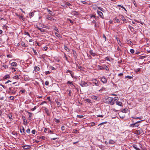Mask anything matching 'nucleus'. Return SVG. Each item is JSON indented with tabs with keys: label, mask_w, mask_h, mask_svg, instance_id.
Listing matches in <instances>:
<instances>
[{
	"label": "nucleus",
	"mask_w": 150,
	"mask_h": 150,
	"mask_svg": "<svg viewBox=\"0 0 150 150\" xmlns=\"http://www.w3.org/2000/svg\"><path fill=\"white\" fill-rule=\"evenodd\" d=\"M9 98L11 100H13L14 99V97L11 96L9 97Z\"/></svg>",
	"instance_id": "8fccbe9b"
},
{
	"label": "nucleus",
	"mask_w": 150,
	"mask_h": 150,
	"mask_svg": "<svg viewBox=\"0 0 150 150\" xmlns=\"http://www.w3.org/2000/svg\"><path fill=\"white\" fill-rule=\"evenodd\" d=\"M139 122H135L129 125V127H130L134 128L138 127L139 124H138Z\"/></svg>",
	"instance_id": "f03ea898"
},
{
	"label": "nucleus",
	"mask_w": 150,
	"mask_h": 150,
	"mask_svg": "<svg viewBox=\"0 0 150 150\" xmlns=\"http://www.w3.org/2000/svg\"><path fill=\"white\" fill-rule=\"evenodd\" d=\"M55 35L56 36H57V37L58 38H61V36L60 35V34H59L58 33H57L56 32H55Z\"/></svg>",
	"instance_id": "6ab92c4d"
},
{
	"label": "nucleus",
	"mask_w": 150,
	"mask_h": 150,
	"mask_svg": "<svg viewBox=\"0 0 150 150\" xmlns=\"http://www.w3.org/2000/svg\"><path fill=\"white\" fill-rule=\"evenodd\" d=\"M40 138L42 139L45 140V137L44 136H42L40 137Z\"/></svg>",
	"instance_id": "5fc2aeb1"
},
{
	"label": "nucleus",
	"mask_w": 150,
	"mask_h": 150,
	"mask_svg": "<svg viewBox=\"0 0 150 150\" xmlns=\"http://www.w3.org/2000/svg\"><path fill=\"white\" fill-rule=\"evenodd\" d=\"M25 34L26 35H27L28 36L30 37V35L28 32H25Z\"/></svg>",
	"instance_id": "603ef678"
},
{
	"label": "nucleus",
	"mask_w": 150,
	"mask_h": 150,
	"mask_svg": "<svg viewBox=\"0 0 150 150\" xmlns=\"http://www.w3.org/2000/svg\"><path fill=\"white\" fill-rule=\"evenodd\" d=\"M125 78H128L129 79H131L132 78V77L130 76H126L125 77Z\"/></svg>",
	"instance_id": "72a5a7b5"
},
{
	"label": "nucleus",
	"mask_w": 150,
	"mask_h": 150,
	"mask_svg": "<svg viewBox=\"0 0 150 150\" xmlns=\"http://www.w3.org/2000/svg\"><path fill=\"white\" fill-rule=\"evenodd\" d=\"M26 112L28 113V118L30 120L31 119V117L33 116V114L32 113L29 112L28 111H26Z\"/></svg>",
	"instance_id": "1a4fd4ad"
},
{
	"label": "nucleus",
	"mask_w": 150,
	"mask_h": 150,
	"mask_svg": "<svg viewBox=\"0 0 150 150\" xmlns=\"http://www.w3.org/2000/svg\"><path fill=\"white\" fill-rule=\"evenodd\" d=\"M71 14L73 15H77L78 14V13L77 11H71Z\"/></svg>",
	"instance_id": "ddd939ff"
},
{
	"label": "nucleus",
	"mask_w": 150,
	"mask_h": 150,
	"mask_svg": "<svg viewBox=\"0 0 150 150\" xmlns=\"http://www.w3.org/2000/svg\"><path fill=\"white\" fill-rule=\"evenodd\" d=\"M97 13L101 18H104L103 14L102 12L100 11H97Z\"/></svg>",
	"instance_id": "6e6552de"
},
{
	"label": "nucleus",
	"mask_w": 150,
	"mask_h": 150,
	"mask_svg": "<svg viewBox=\"0 0 150 150\" xmlns=\"http://www.w3.org/2000/svg\"><path fill=\"white\" fill-rule=\"evenodd\" d=\"M115 20L117 23L120 22V20L118 19L117 18H116L115 19Z\"/></svg>",
	"instance_id": "4c0bfd02"
},
{
	"label": "nucleus",
	"mask_w": 150,
	"mask_h": 150,
	"mask_svg": "<svg viewBox=\"0 0 150 150\" xmlns=\"http://www.w3.org/2000/svg\"><path fill=\"white\" fill-rule=\"evenodd\" d=\"M56 102L57 103L58 105L60 106V105H61V104L60 102H58V101H56Z\"/></svg>",
	"instance_id": "09e8293b"
},
{
	"label": "nucleus",
	"mask_w": 150,
	"mask_h": 150,
	"mask_svg": "<svg viewBox=\"0 0 150 150\" xmlns=\"http://www.w3.org/2000/svg\"><path fill=\"white\" fill-rule=\"evenodd\" d=\"M68 21H69L70 23H71L72 24H73V21L72 20H71V19H68Z\"/></svg>",
	"instance_id": "bf43d9fd"
},
{
	"label": "nucleus",
	"mask_w": 150,
	"mask_h": 150,
	"mask_svg": "<svg viewBox=\"0 0 150 150\" xmlns=\"http://www.w3.org/2000/svg\"><path fill=\"white\" fill-rule=\"evenodd\" d=\"M97 116L98 117H100L101 118H103L104 116V115H97Z\"/></svg>",
	"instance_id": "2f4dec72"
},
{
	"label": "nucleus",
	"mask_w": 150,
	"mask_h": 150,
	"mask_svg": "<svg viewBox=\"0 0 150 150\" xmlns=\"http://www.w3.org/2000/svg\"><path fill=\"white\" fill-rule=\"evenodd\" d=\"M15 79H19V76L18 75H16V76H15Z\"/></svg>",
	"instance_id": "052dcab7"
},
{
	"label": "nucleus",
	"mask_w": 150,
	"mask_h": 150,
	"mask_svg": "<svg viewBox=\"0 0 150 150\" xmlns=\"http://www.w3.org/2000/svg\"><path fill=\"white\" fill-rule=\"evenodd\" d=\"M67 83H69V84H72V85H73V82H70V81H68L67 82Z\"/></svg>",
	"instance_id": "e2e57ef3"
},
{
	"label": "nucleus",
	"mask_w": 150,
	"mask_h": 150,
	"mask_svg": "<svg viewBox=\"0 0 150 150\" xmlns=\"http://www.w3.org/2000/svg\"><path fill=\"white\" fill-rule=\"evenodd\" d=\"M90 53H91V54L93 56H95V55L96 54L95 53H93V51H90Z\"/></svg>",
	"instance_id": "473e14b6"
},
{
	"label": "nucleus",
	"mask_w": 150,
	"mask_h": 150,
	"mask_svg": "<svg viewBox=\"0 0 150 150\" xmlns=\"http://www.w3.org/2000/svg\"><path fill=\"white\" fill-rule=\"evenodd\" d=\"M50 73V72L49 71H46L45 72V74L46 75L48 74H49Z\"/></svg>",
	"instance_id": "f704fd0d"
},
{
	"label": "nucleus",
	"mask_w": 150,
	"mask_h": 150,
	"mask_svg": "<svg viewBox=\"0 0 150 150\" xmlns=\"http://www.w3.org/2000/svg\"><path fill=\"white\" fill-rule=\"evenodd\" d=\"M23 148L25 150H28L29 149L30 147V146L29 145H26L22 146Z\"/></svg>",
	"instance_id": "39448f33"
},
{
	"label": "nucleus",
	"mask_w": 150,
	"mask_h": 150,
	"mask_svg": "<svg viewBox=\"0 0 150 150\" xmlns=\"http://www.w3.org/2000/svg\"><path fill=\"white\" fill-rule=\"evenodd\" d=\"M52 17L51 16H50L48 15L47 16V18L49 20L51 21L52 19Z\"/></svg>",
	"instance_id": "4be33fe9"
},
{
	"label": "nucleus",
	"mask_w": 150,
	"mask_h": 150,
	"mask_svg": "<svg viewBox=\"0 0 150 150\" xmlns=\"http://www.w3.org/2000/svg\"><path fill=\"white\" fill-rule=\"evenodd\" d=\"M68 91H69V95L70 96H71V91L70 90H68Z\"/></svg>",
	"instance_id": "680f3d73"
},
{
	"label": "nucleus",
	"mask_w": 150,
	"mask_h": 150,
	"mask_svg": "<svg viewBox=\"0 0 150 150\" xmlns=\"http://www.w3.org/2000/svg\"><path fill=\"white\" fill-rule=\"evenodd\" d=\"M122 21H123V23H121L122 24L124 23V22H125L126 23H127V21L125 19V18H124V19Z\"/></svg>",
	"instance_id": "49530a36"
},
{
	"label": "nucleus",
	"mask_w": 150,
	"mask_h": 150,
	"mask_svg": "<svg viewBox=\"0 0 150 150\" xmlns=\"http://www.w3.org/2000/svg\"><path fill=\"white\" fill-rule=\"evenodd\" d=\"M10 78V76L8 75H5L3 77L4 79H7Z\"/></svg>",
	"instance_id": "412c9836"
},
{
	"label": "nucleus",
	"mask_w": 150,
	"mask_h": 150,
	"mask_svg": "<svg viewBox=\"0 0 150 150\" xmlns=\"http://www.w3.org/2000/svg\"><path fill=\"white\" fill-rule=\"evenodd\" d=\"M105 59L106 60H107L108 61H110L109 57H105Z\"/></svg>",
	"instance_id": "864d4df0"
},
{
	"label": "nucleus",
	"mask_w": 150,
	"mask_h": 150,
	"mask_svg": "<svg viewBox=\"0 0 150 150\" xmlns=\"http://www.w3.org/2000/svg\"><path fill=\"white\" fill-rule=\"evenodd\" d=\"M116 104L118 106H122V103L121 102L119 101L118 100Z\"/></svg>",
	"instance_id": "9b49d317"
},
{
	"label": "nucleus",
	"mask_w": 150,
	"mask_h": 150,
	"mask_svg": "<svg viewBox=\"0 0 150 150\" xmlns=\"http://www.w3.org/2000/svg\"><path fill=\"white\" fill-rule=\"evenodd\" d=\"M50 69L52 70H55V68H54V67H50Z\"/></svg>",
	"instance_id": "13d9d810"
},
{
	"label": "nucleus",
	"mask_w": 150,
	"mask_h": 150,
	"mask_svg": "<svg viewBox=\"0 0 150 150\" xmlns=\"http://www.w3.org/2000/svg\"><path fill=\"white\" fill-rule=\"evenodd\" d=\"M9 92L13 94H15L16 91V90L15 89V88L13 87L9 88Z\"/></svg>",
	"instance_id": "7ed1b4c3"
},
{
	"label": "nucleus",
	"mask_w": 150,
	"mask_h": 150,
	"mask_svg": "<svg viewBox=\"0 0 150 150\" xmlns=\"http://www.w3.org/2000/svg\"><path fill=\"white\" fill-rule=\"evenodd\" d=\"M45 112L46 113L47 115H50V114L49 113V110L47 108H45Z\"/></svg>",
	"instance_id": "5701e85b"
},
{
	"label": "nucleus",
	"mask_w": 150,
	"mask_h": 150,
	"mask_svg": "<svg viewBox=\"0 0 150 150\" xmlns=\"http://www.w3.org/2000/svg\"><path fill=\"white\" fill-rule=\"evenodd\" d=\"M135 134H137L139 135L141 133L139 130H137L136 131Z\"/></svg>",
	"instance_id": "c85d7f7f"
},
{
	"label": "nucleus",
	"mask_w": 150,
	"mask_h": 150,
	"mask_svg": "<svg viewBox=\"0 0 150 150\" xmlns=\"http://www.w3.org/2000/svg\"><path fill=\"white\" fill-rule=\"evenodd\" d=\"M54 30H56L57 32H59L58 29L56 27V26L54 27Z\"/></svg>",
	"instance_id": "e433bc0d"
},
{
	"label": "nucleus",
	"mask_w": 150,
	"mask_h": 150,
	"mask_svg": "<svg viewBox=\"0 0 150 150\" xmlns=\"http://www.w3.org/2000/svg\"><path fill=\"white\" fill-rule=\"evenodd\" d=\"M47 11L49 12V14L51 15L52 16H54V13H52V11L49 9L47 8Z\"/></svg>",
	"instance_id": "f8f14e48"
},
{
	"label": "nucleus",
	"mask_w": 150,
	"mask_h": 150,
	"mask_svg": "<svg viewBox=\"0 0 150 150\" xmlns=\"http://www.w3.org/2000/svg\"><path fill=\"white\" fill-rule=\"evenodd\" d=\"M32 133L33 134H35V130H33L32 131Z\"/></svg>",
	"instance_id": "4d7b16f0"
},
{
	"label": "nucleus",
	"mask_w": 150,
	"mask_h": 150,
	"mask_svg": "<svg viewBox=\"0 0 150 150\" xmlns=\"http://www.w3.org/2000/svg\"><path fill=\"white\" fill-rule=\"evenodd\" d=\"M118 100V98L117 97H115L114 98H113L112 101V103H111V105H112L115 103H116Z\"/></svg>",
	"instance_id": "20e7f679"
},
{
	"label": "nucleus",
	"mask_w": 150,
	"mask_h": 150,
	"mask_svg": "<svg viewBox=\"0 0 150 150\" xmlns=\"http://www.w3.org/2000/svg\"><path fill=\"white\" fill-rule=\"evenodd\" d=\"M8 116L10 119H11L12 118V115L11 113L9 114Z\"/></svg>",
	"instance_id": "c756f323"
},
{
	"label": "nucleus",
	"mask_w": 150,
	"mask_h": 150,
	"mask_svg": "<svg viewBox=\"0 0 150 150\" xmlns=\"http://www.w3.org/2000/svg\"><path fill=\"white\" fill-rule=\"evenodd\" d=\"M109 143L110 144H113L114 143V141L112 140H110L109 141Z\"/></svg>",
	"instance_id": "393cba45"
},
{
	"label": "nucleus",
	"mask_w": 150,
	"mask_h": 150,
	"mask_svg": "<svg viewBox=\"0 0 150 150\" xmlns=\"http://www.w3.org/2000/svg\"><path fill=\"white\" fill-rule=\"evenodd\" d=\"M65 127L64 126H62L61 127V129L62 130L64 131L65 129Z\"/></svg>",
	"instance_id": "c03bdc74"
},
{
	"label": "nucleus",
	"mask_w": 150,
	"mask_h": 150,
	"mask_svg": "<svg viewBox=\"0 0 150 150\" xmlns=\"http://www.w3.org/2000/svg\"><path fill=\"white\" fill-rule=\"evenodd\" d=\"M34 70L35 71H38L40 70V68L37 66H35L34 68Z\"/></svg>",
	"instance_id": "4468645a"
},
{
	"label": "nucleus",
	"mask_w": 150,
	"mask_h": 150,
	"mask_svg": "<svg viewBox=\"0 0 150 150\" xmlns=\"http://www.w3.org/2000/svg\"><path fill=\"white\" fill-rule=\"evenodd\" d=\"M101 80L103 83H105L107 82V80L105 77H103L101 78Z\"/></svg>",
	"instance_id": "0eeeda50"
},
{
	"label": "nucleus",
	"mask_w": 150,
	"mask_h": 150,
	"mask_svg": "<svg viewBox=\"0 0 150 150\" xmlns=\"http://www.w3.org/2000/svg\"><path fill=\"white\" fill-rule=\"evenodd\" d=\"M20 132L21 133H25V129L23 126H22V129L20 128Z\"/></svg>",
	"instance_id": "dca6fc26"
},
{
	"label": "nucleus",
	"mask_w": 150,
	"mask_h": 150,
	"mask_svg": "<svg viewBox=\"0 0 150 150\" xmlns=\"http://www.w3.org/2000/svg\"><path fill=\"white\" fill-rule=\"evenodd\" d=\"M31 48L32 49L33 51L34 55H38V53L36 52L35 50L33 48Z\"/></svg>",
	"instance_id": "a211bd4d"
},
{
	"label": "nucleus",
	"mask_w": 150,
	"mask_h": 150,
	"mask_svg": "<svg viewBox=\"0 0 150 150\" xmlns=\"http://www.w3.org/2000/svg\"><path fill=\"white\" fill-rule=\"evenodd\" d=\"M49 82L48 81H46L45 82V85L47 86L49 85Z\"/></svg>",
	"instance_id": "6e6d98bb"
},
{
	"label": "nucleus",
	"mask_w": 150,
	"mask_h": 150,
	"mask_svg": "<svg viewBox=\"0 0 150 150\" xmlns=\"http://www.w3.org/2000/svg\"><path fill=\"white\" fill-rule=\"evenodd\" d=\"M113 99V98L112 97H108L104 100V102L106 103H110L111 105V103Z\"/></svg>",
	"instance_id": "f257e3e1"
},
{
	"label": "nucleus",
	"mask_w": 150,
	"mask_h": 150,
	"mask_svg": "<svg viewBox=\"0 0 150 150\" xmlns=\"http://www.w3.org/2000/svg\"><path fill=\"white\" fill-rule=\"evenodd\" d=\"M118 17L120 20H121L122 21L125 18L124 16L123 15L120 14L119 15Z\"/></svg>",
	"instance_id": "2eb2a0df"
},
{
	"label": "nucleus",
	"mask_w": 150,
	"mask_h": 150,
	"mask_svg": "<svg viewBox=\"0 0 150 150\" xmlns=\"http://www.w3.org/2000/svg\"><path fill=\"white\" fill-rule=\"evenodd\" d=\"M98 8L100 11H103V8L100 7H98Z\"/></svg>",
	"instance_id": "de8ad7c7"
},
{
	"label": "nucleus",
	"mask_w": 150,
	"mask_h": 150,
	"mask_svg": "<svg viewBox=\"0 0 150 150\" xmlns=\"http://www.w3.org/2000/svg\"><path fill=\"white\" fill-rule=\"evenodd\" d=\"M91 103V100L89 99H86L85 100V103Z\"/></svg>",
	"instance_id": "bb28decb"
},
{
	"label": "nucleus",
	"mask_w": 150,
	"mask_h": 150,
	"mask_svg": "<svg viewBox=\"0 0 150 150\" xmlns=\"http://www.w3.org/2000/svg\"><path fill=\"white\" fill-rule=\"evenodd\" d=\"M26 132L28 133H30V129H28L26 130Z\"/></svg>",
	"instance_id": "0e129e2a"
},
{
	"label": "nucleus",
	"mask_w": 150,
	"mask_h": 150,
	"mask_svg": "<svg viewBox=\"0 0 150 150\" xmlns=\"http://www.w3.org/2000/svg\"><path fill=\"white\" fill-rule=\"evenodd\" d=\"M65 4L66 5L69 6V8H70V6H71V4L70 3H69L68 2H66Z\"/></svg>",
	"instance_id": "7c9ffc66"
},
{
	"label": "nucleus",
	"mask_w": 150,
	"mask_h": 150,
	"mask_svg": "<svg viewBox=\"0 0 150 150\" xmlns=\"http://www.w3.org/2000/svg\"><path fill=\"white\" fill-rule=\"evenodd\" d=\"M140 69L139 68H138L135 71V72H140Z\"/></svg>",
	"instance_id": "79ce46f5"
},
{
	"label": "nucleus",
	"mask_w": 150,
	"mask_h": 150,
	"mask_svg": "<svg viewBox=\"0 0 150 150\" xmlns=\"http://www.w3.org/2000/svg\"><path fill=\"white\" fill-rule=\"evenodd\" d=\"M130 52L132 54L134 53V50L133 49H130Z\"/></svg>",
	"instance_id": "58836bf2"
},
{
	"label": "nucleus",
	"mask_w": 150,
	"mask_h": 150,
	"mask_svg": "<svg viewBox=\"0 0 150 150\" xmlns=\"http://www.w3.org/2000/svg\"><path fill=\"white\" fill-rule=\"evenodd\" d=\"M40 30L41 32H43L44 31V30L42 28H41Z\"/></svg>",
	"instance_id": "69168bd1"
},
{
	"label": "nucleus",
	"mask_w": 150,
	"mask_h": 150,
	"mask_svg": "<svg viewBox=\"0 0 150 150\" xmlns=\"http://www.w3.org/2000/svg\"><path fill=\"white\" fill-rule=\"evenodd\" d=\"M36 108H37L36 106H35L34 107V108H33L31 109L30 110H31L32 111H33L36 109Z\"/></svg>",
	"instance_id": "ea45409f"
},
{
	"label": "nucleus",
	"mask_w": 150,
	"mask_h": 150,
	"mask_svg": "<svg viewBox=\"0 0 150 150\" xmlns=\"http://www.w3.org/2000/svg\"><path fill=\"white\" fill-rule=\"evenodd\" d=\"M21 45L23 47H25V44L23 42H21Z\"/></svg>",
	"instance_id": "c9c22d12"
},
{
	"label": "nucleus",
	"mask_w": 150,
	"mask_h": 150,
	"mask_svg": "<svg viewBox=\"0 0 150 150\" xmlns=\"http://www.w3.org/2000/svg\"><path fill=\"white\" fill-rule=\"evenodd\" d=\"M128 110V109L127 108L124 109L122 111V112L123 113H126Z\"/></svg>",
	"instance_id": "a878e982"
},
{
	"label": "nucleus",
	"mask_w": 150,
	"mask_h": 150,
	"mask_svg": "<svg viewBox=\"0 0 150 150\" xmlns=\"http://www.w3.org/2000/svg\"><path fill=\"white\" fill-rule=\"evenodd\" d=\"M117 6L118 7H121L123 9L125 10V11H127L126 10V9H125V8L124 7H123V6H121V5H117Z\"/></svg>",
	"instance_id": "b1692460"
},
{
	"label": "nucleus",
	"mask_w": 150,
	"mask_h": 150,
	"mask_svg": "<svg viewBox=\"0 0 150 150\" xmlns=\"http://www.w3.org/2000/svg\"><path fill=\"white\" fill-rule=\"evenodd\" d=\"M93 83L96 86H99V83L96 79H94L93 80Z\"/></svg>",
	"instance_id": "423d86ee"
},
{
	"label": "nucleus",
	"mask_w": 150,
	"mask_h": 150,
	"mask_svg": "<svg viewBox=\"0 0 150 150\" xmlns=\"http://www.w3.org/2000/svg\"><path fill=\"white\" fill-rule=\"evenodd\" d=\"M78 67V68H79V69H80V70H82V71H84V68L83 67H82L81 66H79Z\"/></svg>",
	"instance_id": "cd10ccee"
},
{
	"label": "nucleus",
	"mask_w": 150,
	"mask_h": 150,
	"mask_svg": "<svg viewBox=\"0 0 150 150\" xmlns=\"http://www.w3.org/2000/svg\"><path fill=\"white\" fill-rule=\"evenodd\" d=\"M21 91L23 93H25V90L24 89L21 90Z\"/></svg>",
	"instance_id": "a18cd8bd"
},
{
	"label": "nucleus",
	"mask_w": 150,
	"mask_h": 150,
	"mask_svg": "<svg viewBox=\"0 0 150 150\" xmlns=\"http://www.w3.org/2000/svg\"><path fill=\"white\" fill-rule=\"evenodd\" d=\"M77 117L80 118H81L82 117H84V116L83 115H77Z\"/></svg>",
	"instance_id": "37998d69"
},
{
	"label": "nucleus",
	"mask_w": 150,
	"mask_h": 150,
	"mask_svg": "<svg viewBox=\"0 0 150 150\" xmlns=\"http://www.w3.org/2000/svg\"><path fill=\"white\" fill-rule=\"evenodd\" d=\"M11 65L13 67H16L17 65V64L16 62H13L11 63Z\"/></svg>",
	"instance_id": "aec40b11"
},
{
	"label": "nucleus",
	"mask_w": 150,
	"mask_h": 150,
	"mask_svg": "<svg viewBox=\"0 0 150 150\" xmlns=\"http://www.w3.org/2000/svg\"><path fill=\"white\" fill-rule=\"evenodd\" d=\"M65 49L67 52L69 51V49L67 46H64Z\"/></svg>",
	"instance_id": "a19ab883"
},
{
	"label": "nucleus",
	"mask_w": 150,
	"mask_h": 150,
	"mask_svg": "<svg viewBox=\"0 0 150 150\" xmlns=\"http://www.w3.org/2000/svg\"><path fill=\"white\" fill-rule=\"evenodd\" d=\"M132 146L136 150H140V149L137 147V146L136 144H133L132 145Z\"/></svg>",
	"instance_id": "9d476101"
},
{
	"label": "nucleus",
	"mask_w": 150,
	"mask_h": 150,
	"mask_svg": "<svg viewBox=\"0 0 150 150\" xmlns=\"http://www.w3.org/2000/svg\"><path fill=\"white\" fill-rule=\"evenodd\" d=\"M3 67H4L5 68V69H7L8 68V65H3Z\"/></svg>",
	"instance_id": "3c124183"
},
{
	"label": "nucleus",
	"mask_w": 150,
	"mask_h": 150,
	"mask_svg": "<svg viewBox=\"0 0 150 150\" xmlns=\"http://www.w3.org/2000/svg\"><path fill=\"white\" fill-rule=\"evenodd\" d=\"M86 16H87V17H88V16H89L90 18H91L93 17H94L95 18H96V16L94 15H86Z\"/></svg>",
	"instance_id": "f3484780"
},
{
	"label": "nucleus",
	"mask_w": 150,
	"mask_h": 150,
	"mask_svg": "<svg viewBox=\"0 0 150 150\" xmlns=\"http://www.w3.org/2000/svg\"><path fill=\"white\" fill-rule=\"evenodd\" d=\"M7 57L8 58L12 57L11 55L10 54H8L7 55Z\"/></svg>",
	"instance_id": "338daca9"
},
{
	"label": "nucleus",
	"mask_w": 150,
	"mask_h": 150,
	"mask_svg": "<svg viewBox=\"0 0 150 150\" xmlns=\"http://www.w3.org/2000/svg\"><path fill=\"white\" fill-rule=\"evenodd\" d=\"M34 15V13L33 12L31 13L30 14V16H33Z\"/></svg>",
	"instance_id": "774afa93"
}]
</instances>
